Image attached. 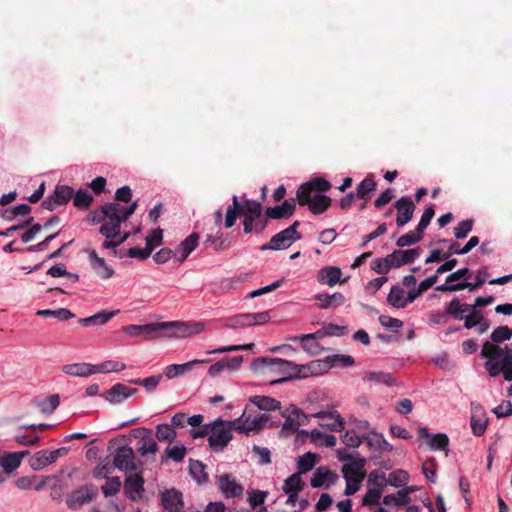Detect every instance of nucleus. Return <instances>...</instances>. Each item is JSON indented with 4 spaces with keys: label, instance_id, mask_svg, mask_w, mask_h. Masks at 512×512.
<instances>
[{
    "label": "nucleus",
    "instance_id": "nucleus-1",
    "mask_svg": "<svg viewBox=\"0 0 512 512\" xmlns=\"http://www.w3.org/2000/svg\"><path fill=\"white\" fill-rule=\"evenodd\" d=\"M319 363L312 361L308 364H294L291 361L281 358L258 357L252 362V369L261 371L267 369L270 373L280 376L279 379L273 380L272 384L282 383L294 378H304L315 372V367Z\"/></svg>",
    "mask_w": 512,
    "mask_h": 512
},
{
    "label": "nucleus",
    "instance_id": "nucleus-2",
    "mask_svg": "<svg viewBox=\"0 0 512 512\" xmlns=\"http://www.w3.org/2000/svg\"><path fill=\"white\" fill-rule=\"evenodd\" d=\"M331 188L329 181L323 178H315L302 184L297 191L298 203L307 205L313 214H322L331 204V198L322 193Z\"/></svg>",
    "mask_w": 512,
    "mask_h": 512
},
{
    "label": "nucleus",
    "instance_id": "nucleus-3",
    "mask_svg": "<svg viewBox=\"0 0 512 512\" xmlns=\"http://www.w3.org/2000/svg\"><path fill=\"white\" fill-rule=\"evenodd\" d=\"M239 215L258 218L257 230H264L267 226V219L262 215L260 202L245 199L243 203H240L238 197L233 195L232 205L226 211L224 227L227 229L233 227Z\"/></svg>",
    "mask_w": 512,
    "mask_h": 512
},
{
    "label": "nucleus",
    "instance_id": "nucleus-4",
    "mask_svg": "<svg viewBox=\"0 0 512 512\" xmlns=\"http://www.w3.org/2000/svg\"><path fill=\"white\" fill-rule=\"evenodd\" d=\"M136 208V201L128 207H123L116 202H109L93 213L91 221L92 223L105 222L121 226L135 212Z\"/></svg>",
    "mask_w": 512,
    "mask_h": 512
},
{
    "label": "nucleus",
    "instance_id": "nucleus-5",
    "mask_svg": "<svg viewBox=\"0 0 512 512\" xmlns=\"http://www.w3.org/2000/svg\"><path fill=\"white\" fill-rule=\"evenodd\" d=\"M209 447L214 452H222L233 438V430L236 431V422L217 419L209 424Z\"/></svg>",
    "mask_w": 512,
    "mask_h": 512
},
{
    "label": "nucleus",
    "instance_id": "nucleus-6",
    "mask_svg": "<svg viewBox=\"0 0 512 512\" xmlns=\"http://www.w3.org/2000/svg\"><path fill=\"white\" fill-rule=\"evenodd\" d=\"M507 350H512V348L501 347L488 341L482 345L481 357L486 359L484 368L490 377H497L503 371Z\"/></svg>",
    "mask_w": 512,
    "mask_h": 512
},
{
    "label": "nucleus",
    "instance_id": "nucleus-7",
    "mask_svg": "<svg viewBox=\"0 0 512 512\" xmlns=\"http://www.w3.org/2000/svg\"><path fill=\"white\" fill-rule=\"evenodd\" d=\"M269 420V414L253 413L250 408L246 407L240 417L232 421L236 422V431L238 433L249 435L252 432H258L263 429Z\"/></svg>",
    "mask_w": 512,
    "mask_h": 512
},
{
    "label": "nucleus",
    "instance_id": "nucleus-8",
    "mask_svg": "<svg viewBox=\"0 0 512 512\" xmlns=\"http://www.w3.org/2000/svg\"><path fill=\"white\" fill-rule=\"evenodd\" d=\"M129 337L143 336L147 340L168 338L167 322H155L143 325L130 324L122 328Z\"/></svg>",
    "mask_w": 512,
    "mask_h": 512
},
{
    "label": "nucleus",
    "instance_id": "nucleus-9",
    "mask_svg": "<svg viewBox=\"0 0 512 512\" xmlns=\"http://www.w3.org/2000/svg\"><path fill=\"white\" fill-rule=\"evenodd\" d=\"M270 320V315L267 311L257 313H240L233 316L223 318L221 320L224 327L230 329H241L255 325H262Z\"/></svg>",
    "mask_w": 512,
    "mask_h": 512
},
{
    "label": "nucleus",
    "instance_id": "nucleus-10",
    "mask_svg": "<svg viewBox=\"0 0 512 512\" xmlns=\"http://www.w3.org/2000/svg\"><path fill=\"white\" fill-rule=\"evenodd\" d=\"M299 221H295L286 229L272 236L269 243L263 244L261 250H283L289 248L295 241L301 239V234L297 231Z\"/></svg>",
    "mask_w": 512,
    "mask_h": 512
},
{
    "label": "nucleus",
    "instance_id": "nucleus-11",
    "mask_svg": "<svg viewBox=\"0 0 512 512\" xmlns=\"http://www.w3.org/2000/svg\"><path fill=\"white\" fill-rule=\"evenodd\" d=\"M338 459L344 462L342 467V473L345 480H357L362 481L364 478L363 468L365 460L363 458L355 459L345 450H338Z\"/></svg>",
    "mask_w": 512,
    "mask_h": 512
},
{
    "label": "nucleus",
    "instance_id": "nucleus-12",
    "mask_svg": "<svg viewBox=\"0 0 512 512\" xmlns=\"http://www.w3.org/2000/svg\"><path fill=\"white\" fill-rule=\"evenodd\" d=\"M168 338H186L191 335L199 334L205 330L203 322H167Z\"/></svg>",
    "mask_w": 512,
    "mask_h": 512
},
{
    "label": "nucleus",
    "instance_id": "nucleus-13",
    "mask_svg": "<svg viewBox=\"0 0 512 512\" xmlns=\"http://www.w3.org/2000/svg\"><path fill=\"white\" fill-rule=\"evenodd\" d=\"M74 194V190L67 185H57L53 194L48 195L42 202V207L48 211L55 210L58 206L66 205Z\"/></svg>",
    "mask_w": 512,
    "mask_h": 512
},
{
    "label": "nucleus",
    "instance_id": "nucleus-14",
    "mask_svg": "<svg viewBox=\"0 0 512 512\" xmlns=\"http://www.w3.org/2000/svg\"><path fill=\"white\" fill-rule=\"evenodd\" d=\"M282 416L285 418L283 430H288L292 433L297 432L300 426L306 425L309 421V416L293 404L289 405L282 412Z\"/></svg>",
    "mask_w": 512,
    "mask_h": 512
},
{
    "label": "nucleus",
    "instance_id": "nucleus-15",
    "mask_svg": "<svg viewBox=\"0 0 512 512\" xmlns=\"http://www.w3.org/2000/svg\"><path fill=\"white\" fill-rule=\"evenodd\" d=\"M113 464L124 472L136 470L134 450L127 445L118 447L114 453Z\"/></svg>",
    "mask_w": 512,
    "mask_h": 512
},
{
    "label": "nucleus",
    "instance_id": "nucleus-16",
    "mask_svg": "<svg viewBox=\"0 0 512 512\" xmlns=\"http://www.w3.org/2000/svg\"><path fill=\"white\" fill-rule=\"evenodd\" d=\"M321 420L319 425L332 432H341L345 426V419L336 411H319L312 415Z\"/></svg>",
    "mask_w": 512,
    "mask_h": 512
},
{
    "label": "nucleus",
    "instance_id": "nucleus-17",
    "mask_svg": "<svg viewBox=\"0 0 512 512\" xmlns=\"http://www.w3.org/2000/svg\"><path fill=\"white\" fill-rule=\"evenodd\" d=\"M137 392L138 390L136 388H130L122 383H116L101 396L110 404L117 405L135 395Z\"/></svg>",
    "mask_w": 512,
    "mask_h": 512
},
{
    "label": "nucleus",
    "instance_id": "nucleus-18",
    "mask_svg": "<svg viewBox=\"0 0 512 512\" xmlns=\"http://www.w3.org/2000/svg\"><path fill=\"white\" fill-rule=\"evenodd\" d=\"M394 207L397 210L396 225L403 227L412 219L415 204L410 197L403 196L394 203Z\"/></svg>",
    "mask_w": 512,
    "mask_h": 512
},
{
    "label": "nucleus",
    "instance_id": "nucleus-19",
    "mask_svg": "<svg viewBox=\"0 0 512 512\" xmlns=\"http://www.w3.org/2000/svg\"><path fill=\"white\" fill-rule=\"evenodd\" d=\"M418 437L421 439H425L427 445L432 450H444L446 451L449 445L448 436L444 433L431 434L428 432L427 428L419 427L417 429Z\"/></svg>",
    "mask_w": 512,
    "mask_h": 512
},
{
    "label": "nucleus",
    "instance_id": "nucleus-20",
    "mask_svg": "<svg viewBox=\"0 0 512 512\" xmlns=\"http://www.w3.org/2000/svg\"><path fill=\"white\" fill-rule=\"evenodd\" d=\"M199 244V234L196 232L191 233L187 236L177 248L174 250L175 252V261L179 263H183L189 255L197 248Z\"/></svg>",
    "mask_w": 512,
    "mask_h": 512
},
{
    "label": "nucleus",
    "instance_id": "nucleus-21",
    "mask_svg": "<svg viewBox=\"0 0 512 512\" xmlns=\"http://www.w3.org/2000/svg\"><path fill=\"white\" fill-rule=\"evenodd\" d=\"M368 484L369 487L363 496L362 503L364 505H375L379 502V499L382 496L384 484L383 481H379V477L373 473L369 476Z\"/></svg>",
    "mask_w": 512,
    "mask_h": 512
},
{
    "label": "nucleus",
    "instance_id": "nucleus-22",
    "mask_svg": "<svg viewBox=\"0 0 512 512\" xmlns=\"http://www.w3.org/2000/svg\"><path fill=\"white\" fill-rule=\"evenodd\" d=\"M124 491L127 497L136 501L141 498L144 492V479L141 474H130L126 477L124 482Z\"/></svg>",
    "mask_w": 512,
    "mask_h": 512
},
{
    "label": "nucleus",
    "instance_id": "nucleus-23",
    "mask_svg": "<svg viewBox=\"0 0 512 512\" xmlns=\"http://www.w3.org/2000/svg\"><path fill=\"white\" fill-rule=\"evenodd\" d=\"M140 434L137 443V450L142 456L155 454L158 451V444L151 435V430L145 427L136 430Z\"/></svg>",
    "mask_w": 512,
    "mask_h": 512
},
{
    "label": "nucleus",
    "instance_id": "nucleus-24",
    "mask_svg": "<svg viewBox=\"0 0 512 512\" xmlns=\"http://www.w3.org/2000/svg\"><path fill=\"white\" fill-rule=\"evenodd\" d=\"M296 208V200L288 198L281 205L268 207L265 211L266 217L271 219L289 218L293 215Z\"/></svg>",
    "mask_w": 512,
    "mask_h": 512
},
{
    "label": "nucleus",
    "instance_id": "nucleus-25",
    "mask_svg": "<svg viewBox=\"0 0 512 512\" xmlns=\"http://www.w3.org/2000/svg\"><path fill=\"white\" fill-rule=\"evenodd\" d=\"M217 485L222 494L227 498H235L243 493V487L228 474L218 478Z\"/></svg>",
    "mask_w": 512,
    "mask_h": 512
},
{
    "label": "nucleus",
    "instance_id": "nucleus-26",
    "mask_svg": "<svg viewBox=\"0 0 512 512\" xmlns=\"http://www.w3.org/2000/svg\"><path fill=\"white\" fill-rule=\"evenodd\" d=\"M419 256V248L395 250L389 254V261L392 263L393 268H399L402 265L413 263Z\"/></svg>",
    "mask_w": 512,
    "mask_h": 512
},
{
    "label": "nucleus",
    "instance_id": "nucleus-27",
    "mask_svg": "<svg viewBox=\"0 0 512 512\" xmlns=\"http://www.w3.org/2000/svg\"><path fill=\"white\" fill-rule=\"evenodd\" d=\"M28 451L8 452L0 457V466L3 468L5 477L15 471L22 462V459Z\"/></svg>",
    "mask_w": 512,
    "mask_h": 512
},
{
    "label": "nucleus",
    "instance_id": "nucleus-28",
    "mask_svg": "<svg viewBox=\"0 0 512 512\" xmlns=\"http://www.w3.org/2000/svg\"><path fill=\"white\" fill-rule=\"evenodd\" d=\"M93 498V492L83 487L72 492L66 499L67 506L72 510L80 509L84 504L89 503Z\"/></svg>",
    "mask_w": 512,
    "mask_h": 512
},
{
    "label": "nucleus",
    "instance_id": "nucleus-29",
    "mask_svg": "<svg viewBox=\"0 0 512 512\" xmlns=\"http://www.w3.org/2000/svg\"><path fill=\"white\" fill-rule=\"evenodd\" d=\"M60 456V449L54 451L40 450L31 459V467L38 471L54 463Z\"/></svg>",
    "mask_w": 512,
    "mask_h": 512
},
{
    "label": "nucleus",
    "instance_id": "nucleus-30",
    "mask_svg": "<svg viewBox=\"0 0 512 512\" xmlns=\"http://www.w3.org/2000/svg\"><path fill=\"white\" fill-rule=\"evenodd\" d=\"M91 267L101 279H109L113 276L114 270L105 262L104 258L99 257L95 250L88 254Z\"/></svg>",
    "mask_w": 512,
    "mask_h": 512
},
{
    "label": "nucleus",
    "instance_id": "nucleus-31",
    "mask_svg": "<svg viewBox=\"0 0 512 512\" xmlns=\"http://www.w3.org/2000/svg\"><path fill=\"white\" fill-rule=\"evenodd\" d=\"M209 360L194 359L183 364H171L165 367L164 375L168 379H174L189 372L195 365L208 363Z\"/></svg>",
    "mask_w": 512,
    "mask_h": 512
},
{
    "label": "nucleus",
    "instance_id": "nucleus-32",
    "mask_svg": "<svg viewBox=\"0 0 512 512\" xmlns=\"http://www.w3.org/2000/svg\"><path fill=\"white\" fill-rule=\"evenodd\" d=\"M315 299L319 302L318 306L321 309L337 308L346 301L344 295L340 292L333 294L319 293L315 295Z\"/></svg>",
    "mask_w": 512,
    "mask_h": 512
},
{
    "label": "nucleus",
    "instance_id": "nucleus-33",
    "mask_svg": "<svg viewBox=\"0 0 512 512\" xmlns=\"http://www.w3.org/2000/svg\"><path fill=\"white\" fill-rule=\"evenodd\" d=\"M62 371L73 377H88L94 375V364L90 363H72L62 366Z\"/></svg>",
    "mask_w": 512,
    "mask_h": 512
},
{
    "label": "nucleus",
    "instance_id": "nucleus-34",
    "mask_svg": "<svg viewBox=\"0 0 512 512\" xmlns=\"http://www.w3.org/2000/svg\"><path fill=\"white\" fill-rule=\"evenodd\" d=\"M341 276L342 271L339 267L327 266L320 269L317 279L319 283L332 287L340 282Z\"/></svg>",
    "mask_w": 512,
    "mask_h": 512
},
{
    "label": "nucleus",
    "instance_id": "nucleus-35",
    "mask_svg": "<svg viewBox=\"0 0 512 512\" xmlns=\"http://www.w3.org/2000/svg\"><path fill=\"white\" fill-rule=\"evenodd\" d=\"M118 313H119V310H114V311L101 310L92 316L81 318L79 320V322L84 326H89V325L101 326V325H104L105 323H107L109 320H111Z\"/></svg>",
    "mask_w": 512,
    "mask_h": 512
},
{
    "label": "nucleus",
    "instance_id": "nucleus-36",
    "mask_svg": "<svg viewBox=\"0 0 512 512\" xmlns=\"http://www.w3.org/2000/svg\"><path fill=\"white\" fill-rule=\"evenodd\" d=\"M470 425L475 436H482L488 425V418L481 408L475 409L470 418Z\"/></svg>",
    "mask_w": 512,
    "mask_h": 512
},
{
    "label": "nucleus",
    "instance_id": "nucleus-37",
    "mask_svg": "<svg viewBox=\"0 0 512 512\" xmlns=\"http://www.w3.org/2000/svg\"><path fill=\"white\" fill-rule=\"evenodd\" d=\"M376 189V182L372 174L367 175L356 187L355 196L364 201L369 200L370 193Z\"/></svg>",
    "mask_w": 512,
    "mask_h": 512
},
{
    "label": "nucleus",
    "instance_id": "nucleus-38",
    "mask_svg": "<svg viewBox=\"0 0 512 512\" xmlns=\"http://www.w3.org/2000/svg\"><path fill=\"white\" fill-rule=\"evenodd\" d=\"M366 444L376 450V451H386L391 450V445L386 441L384 436L377 432H370L366 436H364V440Z\"/></svg>",
    "mask_w": 512,
    "mask_h": 512
},
{
    "label": "nucleus",
    "instance_id": "nucleus-39",
    "mask_svg": "<svg viewBox=\"0 0 512 512\" xmlns=\"http://www.w3.org/2000/svg\"><path fill=\"white\" fill-rule=\"evenodd\" d=\"M467 303H462L459 298L455 297L445 305L446 314L455 320H464L466 317Z\"/></svg>",
    "mask_w": 512,
    "mask_h": 512
},
{
    "label": "nucleus",
    "instance_id": "nucleus-40",
    "mask_svg": "<svg viewBox=\"0 0 512 512\" xmlns=\"http://www.w3.org/2000/svg\"><path fill=\"white\" fill-rule=\"evenodd\" d=\"M387 302L394 308L401 309L406 307L405 291L399 285H393L387 295Z\"/></svg>",
    "mask_w": 512,
    "mask_h": 512
},
{
    "label": "nucleus",
    "instance_id": "nucleus-41",
    "mask_svg": "<svg viewBox=\"0 0 512 512\" xmlns=\"http://www.w3.org/2000/svg\"><path fill=\"white\" fill-rule=\"evenodd\" d=\"M363 379L367 382H373L375 384H384L392 386L395 383V379L390 373L383 371H370L365 373Z\"/></svg>",
    "mask_w": 512,
    "mask_h": 512
},
{
    "label": "nucleus",
    "instance_id": "nucleus-42",
    "mask_svg": "<svg viewBox=\"0 0 512 512\" xmlns=\"http://www.w3.org/2000/svg\"><path fill=\"white\" fill-rule=\"evenodd\" d=\"M311 441L319 446L332 448L337 444V438L332 434H326L318 429H314L310 433Z\"/></svg>",
    "mask_w": 512,
    "mask_h": 512
},
{
    "label": "nucleus",
    "instance_id": "nucleus-43",
    "mask_svg": "<svg viewBox=\"0 0 512 512\" xmlns=\"http://www.w3.org/2000/svg\"><path fill=\"white\" fill-rule=\"evenodd\" d=\"M250 401L260 410L274 411L280 409L281 405L278 400L268 396H254Z\"/></svg>",
    "mask_w": 512,
    "mask_h": 512
},
{
    "label": "nucleus",
    "instance_id": "nucleus-44",
    "mask_svg": "<svg viewBox=\"0 0 512 512\" xmlns=\"http://www.w3.org/2000/svg\"><path fill=\"white\" fill-rule=\"evenodd\" d=\"M317 461L316 454L307 452L297 459V472L300 473V475L309 472L313 469Z\"/></svg>",
    "mask_w": 512,
    "mask_h": 512
},
{
    "label": "nucleus",
    "instance_id": "nucleus-45",
    "mask_svg": "<svg viewBox=\"0 0 512 512\" xmlns=\"http://www.w3.org/2000/svg\"><path fill=\"white\" fill-rule=\"evenodd\" d=\"M126 368V364L120 361L107 360L94 365V373H112L120 372Z\"/></svg>",
    "mask_w": 512,
    "mask_h": 512
},
{
    "label": "nucleus",
    "instance_id": "nucleus-46",
    "mask_svg": "<svg viewBox=\"0 0 512 512\" xmlns=\"http://www.w3.org/2000/svg\"><path fill=\"white\" fill-rule=\"evenodd\" d=\"M156 438L160 442H172L177 438V432L175 431L173 425L168 423H161L156 426Z\"/></svg>",
    "mask_w": 512,
    "mask_h": 512
},
{
    "label": "nucleus",
    "instance_id": "nucleus-47",
    "mask_svg": "<svg viewBox=\"0 0 512 512\" xmlns=\"http://www.w3.org/2000/svg\"><path fill=\"white\" fill-rule=\"evenodd\" d=\"M332 476L333 474L328 468L322 466L318 467L311 477V486L313 488L322 487L326 481L332 480Z\"/></svg>",
    "mask_w": 512,
    "mask_h": 512
},
{
    "label": "nucleus",
    "instance_id": "nucleus-48",
    "mask_svg": "<svg viewBox=\"0 0 512 512\" xmlns=\"http://www.w3.org/2000/svg\"><path fill=\"white\" fill-rule=\"evenodd\" d=\"M303 486L300 473H293L285 480L282 489L284 493H299Z\"/></svg>",
    "mask_w": 512,
    "mask_h": 512
},
{
    "label": "nucleus",
    "instance_id": "nucleus-49",
    "mask_svg": "<svg viewBox=\"0 0 512 512\" xmlns=\"http://www.w3.org/2000/svg\"><path fill=\"white\" fill-rule=\"evenodd\" d=\"M206 466L199 460L190 459L189 471L192 477L198 483H204L207 481V474L205 472Z\"/></svg>",
    "mask_w": 512,
    "mask_h": 512
},
{
    "label": "nucleus",
    "instance_id": "nucleus-50",
    "mask_svg": "<svg viewBox=\"0 0 512 512\" xmlns=\"http://www.w3.org/2000/svg\"><path fill=\"white\" fill-rule=\"evenodd\" d=\"M162 379V375H153L144 379H131L128 382L131 384L142 386L147 392H154Z\"/></svg>",
    "mask_w": 512,
    "mask_h": 512
},
{
    "label": "nucleus",
    "instance_id": "nucleus-51",
    "mask_svg": "<svg viewBox=\"0 0 512 512\" xmlns=\"http://www.w3.org/2000/svg\"><path fill=\"white\" fill-rule=\"evenodd\" d=\"M93 202V195L87 189L76 191L73 199V205L79 209H86Z\"/></svg>",
    "mask_w": 512,
    "mask_h": 512
},
{
    "label": "nucleus",
    "instance_id": "nucleus-52",
    "mask_svg": "<svg viewBox=\"0 0 512 512\" xmlns=\"http://www.w3.org/2000/svg\"><path fill=\"white\" fill-rule=\"evenodd\" d=\"M478 244H479V238L477 236H472L468 240V242L464 245V247H460L459 243L453 242L449 246V252H450V254L465 255V254L469 253Z\"/></svg>",
    "mask_w": 512,
    "mask_h": 512
},
{
    "label": "nucleus",
    "instance_id": "nucleus-53",
    "mask_svg": "<svg viewBox=\"0 0 512 512\" xmlns=\"http://www.w3.org/2000/svg\"><path fill=\"white\" fill-rule=\"evenodd\" d=\"M204 245L208 248H212L215 251H220L227 247L226 239L222 233H217L216 235L208 234L204 241Z\"/></svg>",
    "mask_w": 512,
    "mask_h": 512
},
{
    "label": "nucleus",
    "instance_id": "nucleus-54",
    "mask_svg": "<svg viewBox=\"0 0 512 512\" xmlns=\"http://www.w3.org/2000/svg\"><path fill=\"white\" fill-rule=\"evenodd\" d=\"M162 502L165 508L176 510L177 506L181 504V494L175 490L167 491L162 495Z\"/></svg>",
    "mask_w": 512,
    "mask_h": 512
},
{
    "label": "nucleus",
    "instance_id": "nucleus-55",
    "mask_svg": "<svg viewBox=\"0 0 512 512\" xmlns=\"http://www.w3.org/2000/svg\"><path fill=\"white\" fill-rule=\"evenodd\" d=\"M512 337V329H510L508 326H500L493 330L491 333V343L498 344L502 343L504 341L510 340Z\"/></svg>",
    "mask_w": 512,
    "mask_h": 512
},
{
    "label": "nucleus",
    "instance_id": "nucleus-56",
    "mask_svg": "<svg viewBox=\"0 0 512 512\" xmlns=\"http://www.w3.org/2000/svg\"><path fill=\"white\" fill-rule=\"evenodd\" d=\"M422 236L423 235L416 229L414 231H409L398 238L396 245L398 247L414 245L422 239Z\"/></svg>",
    "mask_w": 512,
    "mask_h": 512
},
{
    "label": "nucleus",
    "instance_id": "nucleus-57",
    "mask_svg": "<svg viewBox=\"0 0 512 512\" xmlns=\"http://www.w3.org/2000/svg\"><path fill=\"white\" fill-rule=\"evenodd\" d=\"M408 473L404 470H396L389 474L387 483L394 487L405 485L408 482Z\"/></svg>",
    "mask_w": 512,
    "mask_h": 512
},
{
    "label": "nucleus",
    "instance_id": "nucleus-58",
    "mask_svg": "<svg viewBox=\"0 0 512 512\" xmlns=\"http://www.w3.org/2000/svg\"><path fill=\"white\" fill-rule=\"evenodd\" d=\"M120 488V479L118 477H109L106 479L105 484L102 486V492L105 496H112L117 494Z\"/></svg>",
    "mask_w": 512,
    "mask_h": 512
},
{
    "label": "nucleus",
    "instance_id": "nucleus-59",
    "mask_svg": "<svg viewBox=\"0 0 512 512\" xmlns=\"http://www.w3.org/2000/svg\"><path fill=\"white\" fill-rule=\"evenodd\" d=\"M389 254L385 258H376L372 261L371 268L378 274H387L393 268L389 261Z\"/></svg>",
    "mask_w": 512,
    "mask_h": 512
},
{
    "label": "nucleus",
    "instance_id": "nucleus-60",
    "mask_svg": "<svg viewBox=\"0 0 512 512\" xmlns=\"http://www.w3.org/2000/svg\"><path fill=\"white\" fill-rule=\"evenodd\" d=\"M341 440L349 448H358L361 445V443L363 442L364 437L361 438L353 430H347L341 436Z\"/></svg>",
    "mask_w": 512,
    "mask_h": 512
},
{
    "label": "nucleus",
    "instance_id": "nucleus-61",
    "mask_svg": "<svg viewBox=\"0 0 512 512\" xmlns=\"http://www.w3.org/2000/svg\"><path fill=\"white\" fill-rule=\"evenodd\" d=\"M473 228V220L466 219L458 223V225L454 228V235L457 239H464L468 236V234L472 231Z\"/></svg>",
    "mask_w": 512,
    "mask_h": 512
},
{
    "label": "nucleus",
    "instance_id": "nucleus-62",
    "mask_svg": "<svg viewBox=\"0 0 512 512\" xmlns=\"http://www.w3.org/2000/svg\"><path fill=\"white\" fill-rule=\"evenodd\" d=\"M186 447L184 445H177L173 447H167L165 450L166 457L172 459L175 462H181L186 455Z\"/></svg>",
    "mask_w": 512,
    "mask_h": 512
},
{
    "label": "nucleus",
    "instance_id": "nucleus-63",
    "mask_svg": "<svg viewBox=\"0 0 512 512\" xmlns=\"http://www.w3.org/2000/svg\"><path fill=\"white\" fill-rule=\"evenodd\" d=\"M434 214H435V212H434L433 204H431L424 210V212L420 218V221L416 227V230H418L422 235H423L424 230L428 227L431 220L433 219Z\"/></svg>",
    "mask_w": 512,
    "mask_h": 512
},
{
    "label": "nucleus",
    "instance_id": "nucleus-64",
    "mask_svg": "<svg viewBox=\"0 0 512 512\" xmlns=\"http://www.w3.org/2000/svg\"><path fill=\"white\" fill-rule=\"evenodd\" d=\"M102 225L99 229L101 235L107 239H116L120 235L121 226L100 222Z\"/></svg>",
    "mask_w": 512,
    "mask_h": 512
}]
</instances>
